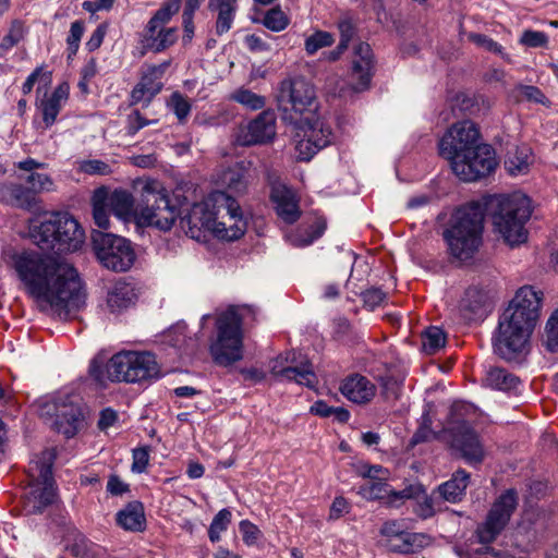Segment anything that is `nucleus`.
Instances as JSON below:
<instances>
[{
	"instance_id": "nucleus-1",
	"label": "nucleus",
	"mask_w": 558,
	"mask_h": 558,
	"mask_svg": "<svg viewBox=\"0 0 558 558\" xmlns=\"http://www.w3.org/2000/svg\"><path fill=\"white\" fill-rule=\"evenodd\" d=\"M13 267L26 292L49 304L61 319L70 318L85 304L73 265L36 251H23L13 256Z\"/></svg>"
},
{
	"instance_id": "nucleus-49",
	"label": "nucleus",
	"mask_w": 558,
	"mask_h": 558,
	"mask_svg": "<svg viewBox=\"0 0 558 558\" xmlns=\"http://www.w3.org/2000/svg\"><path fill=\"white\" fill-rule=\"evenodd\" d=\"M520 43L531 48L546 47L548 36L544 32L526 29L522 33Z\"/></svg>"
},
{
	"instance_id": "nucleus-28",
	"label": "nucleus",
	"mask_w": 558,
	"mask_h": 558,
	"mask_svg": "<svg viewBox=\"0 0 558 558\" xmlns=\"http://www.w3.org/2000/svg\"><path fill=\"white\" fill-rule=\"evenodd\" d=\"M117 523L126 531L142 532L146 526L144 506L141 501H131L117 513Z\"/></svg>"
},
{
	"instance_id": "nucleus-19",
	"label": "nucleus",
	"mask_w": 558,
	"mask_h": 558,
	"mask_svg": "<svg viewBox=\"0 0 558 558\" xmlns=\"http://www.w3.org/2000/svg\"><path fill=\"white\" fill-rule=\"evenodd\" d=\"M448 433L451 438V447L458 450L466 462L477 464L483 461V446L477 434L468 422L457 420V424Z\"/></svg>"
},
{
	"instance_id": "nucleus-60",
	"label": "nucleus",
	"mask_w": 558,
	"mask_h": 558,
	"mask_svg": "<svg viewBox=\"0 0 558 558\" xmlns=\"http://www.w3.org/2000/svg\"><path fill=\"white\" fill-rule=\"evenodd\" d=\"M107 29L108 25L106 23H101L96 27L88 41L86 43V49L88 51H95L101 46L107 34Z\"/></svg>"
},
{
	"instance_id": "nucleus-6",
	"label": "nucleus",
	"mask_w": 558,
	"mask_h": 558,
	"mask_svg": "<svg viewBox=\"0 0 558 558\" xmlns=\"http://www.w3.org/2000/svg\"><path fill=\"white\" fill-rule=\"evenodd\" d=\"M32 238L43 251L61 254L81 248L85 233L69 213H53L33 229Z\"/></svg>"
},
{
	"instance_id": "nucleus-51",
	"label": "nucleus",
	"mask_w": 558,
	"mask_h": 558,
	"mask_svg": "<svg viewBox=\"0 0 558 558\" xmlns=\"http://www.w3.org/2000/svg\"><path fill=\"white\" fill-rule=\"evenodd\" d=\"M40 80L45 83H50L51 81V72L44 71V65L37 66L26 78L22 86V92L24 95H27L32 92L35 83Z\"/></svg>"
},
{
	"instance_id": "nucleus-61",
	"label": "nucleus",
	"mask_w": 558,
	"mask_h": 558,
	"mask_svg": "<svg viewBox=\"0 0 558 558\" xmlns=\"http://www.w3.org/2000/svg\"><path fill=\"white\" fill-rule=\"evenodd\" d=\"M338 29L340 33V43L349 47L350 41L355 35V27L352 22L348 19L342 20L338 23Z\"/></svg>"
},
{
	"instance_id": "nucleus-52",
	"label": "nucleus",
	"mask_w": 558,
	"mask_h": 558,
	"mask_svg": "<svg viewBox=\"0 0 558 558\" xmlns=\"http://www.w3.org/2000/svg\"><path fill=\"white\" fill-rule=\"evenodd\" d=\"M223 182L234 192H243L246 189L244 174L240 170L229 169L223 173Z\"/></svg>"
},
{
	"instance_id": "nucleus-9",
	"label": "nucleus",
	"mask_w": 558,
	"mask_h": 558,
	"mask_svg": "<svg viewBox=\"0 0 558 558\" xmlns=\"http://www.w3.org/2000/svg\"><path fill=\"white\" fill-rule=\"evenodd\" d=\"M518 504L519 496L514 488L505 490L494 501L484 522L478 524L476 529L478 542L485 545L477 550L478 554H490L494 557H500V553L489 547L488 544L493 543L506 529L518 507Z\"/></svg>"
},
{
	"instance_id": "nucleus-39",
	"label": "nucleus",
	"mask_w": 558,
	"mask_h": 558,
	"mask_svg": "<svg viewBox=\"0 0 558 558\" xmlns=\"http://www.w3.org/2000/svg\"><path fill=\"white\" fill-rule=\"evenodd\" d=\"M231 99L245 106L251 110H259L265 107L266 99L264 96L257 95L250 89L239 88L232 95Z\"/></svg>"
},
{
	"instance_id": "nucleus-53",
	"label": "nucleus",
	"mask_w": 558,
	"mask_h": 558,
	"mask_svg": "<svg viewBox=\"0 0 558 558\" xmlns=\"http://www.w3.org/2000/svg\"><path fill=\"white\" fill-rule=\"evenodd\" d=\"M470 40L485 50L504 56V48L497 41L484 34H470Z\"/></svg>"
},
{
	"instance_id": "nucleus-25",
	"label": "nucleus",
	"mask_w": 558,
	"mask_h": 558,
	"mask_svg": "<svg viewBox=\"0 0 558 558\" xmlns=\"http://www.w3.org/2000/svg\"><path fill=\"white\" fill-rule=\"evenodd\" d=\"M1 193L5 204L23 210L32 211L39 203L32 190L22 183L5 184Z\"/></svg>"
},
{
	"instance_id": "nucleus-59",
	"label": "nucleus",
	"mask_w": 558,
	"mask_h": 558,
	"mask_svg": "<svg viewBox=\"0 0 558 558\" xmlns=\"http://www.w3.org/2000/svg\"><path fill=\"white\" fill-rule=\"evenodd\" d=\"M239 527L243 536V542L246 545H253L257 542L260 531L255 524L248 520H242L239 524Z\"/></svg>"
},
{
	"instance_id": "nucleus-10",
	"label": "nucleus",
	"mask_w": 558,
	"mask_h": 558,
	"mask_svg": "<svg viewBox=\"0 0 558 558\" xmlns=\"http://www.w3.org/2000/svg\"><path fill=\"white\" fill-rule=\"evenodd\" d=\"M278 109L282 112V120L299 125L302 116L308 112L311 116L317 109L316 93L314 86L303 77L288 78L280 83L277 95Z\"/></svg>"
},
{
	"instance_id": "nucleus-5",
	"label": "nucleus",
	"mask_w": 558,
	"mask_h": 558,
	"mask_svg": "<svg viewBox=\"0 0 558 558\" xmlns=\"http://www.w3.org/2000/svg\"><path fill=\"white\" fill-rule=\"evenodd\" d=\"M494 231L510 247L524 244L529 238L525 227L532 215L531 199L521 193L494 196L487 204Z\"/></svg>"
},
{
	"instance_id": "nucleus-32",
	"label": "nucleus",
	"mask_w": 558,
	"mask_h": 558,
	"mask_svg": "<svg viewBox=\"0 0 558 558\" xmlns=\"http://www.w3.org/2000/svg\"><path fill=\"white\" fill-rule=\"evenodd\" d=\"M520 378L501 367H490L485 377V385L496 390L510 391L518 387Z\"/></svg>"
},
{
	"instance_id": "nucleus-45",
	"label": "nucleus",
	"mask_w": 558,
	"mask_h": 558,
	"mask_svg": "<svg viewBox=\"0 0 558 558\" xmlns=\"http://www.w3.org/2000/svg\"><path fill=\"white\" fill-rule=\"evenodd\" d=\"M325 229L326 223L324 221H315L305 230V235H295L292 239V244L299 247L307 246L320 238Z\"/></svg>"
},
{
	"instance_id": "nucleus-50",
	"label": "nucleus",
	"mask_w": 558,
	"mask_h": 558,
	"mask_svg": "<svg viewBox=\"0 0 558 558\" xmlns=\"http://www.w3.org/2000/svg\"><path fill=\"white\" fill-rule=\"evenodd\" d=\"M518 89L524 96V98L529 101L541 104L549 107L550 100L545 96V94L536 86L533 85H518Z\"/></svg>"
},
{
	"instance_id": "nucleus-24",
	"label": "nucleus",
	"mask_w": 558,
	"mask_h": 558,
	"mask_svg": "<svg viewBox=\"0 0 558 558\" xmlns=\"http://www.w3.org/2000/svg\"><path fill=\"white\" fill-rule=\"evenodd\" d=\"M340 391L350 401L362 404L374 398L376 387L365 376L355 374L343 380Z\"/></svg>"
},
{
	"instance_id": "nucleus-34",
	"label": "nucleus",
	"mask_w": 558,
	"mask_h": 558,
	"mask_svg": "<svg viewBox=\"0 0 558 558\" xmlns=\"http://www.w3.org/2000/svg\"><path fill=\"white\" fill-rule=\"evenodd\" d=\"M425 538L424 534L405 532L399 538H391L387 547L393 553L412 554L426 545Z\"/></svg>"
},
{
	"instance_id": "nucleus-16",
	"label": "nucleus",
	"mask_w": 558,
	"mask_h": 558,
	"mask_svg": "<svg viewBox=\"0 0 558 558\" xmlns=\"http://www.w3.org/2000/svg\"><path fill=\"white\" fill-rule=\"evenodd\" d=\"M54 460V449H45L29 462V476L43 484V488L35 496L39 504L38 511L52 505L56 499L52 476Z\"/></svg>"
},
{
	"instance_id": "nucleus-48",
	"label": "nucleus",
	"mask_w": 558,
	"mask_h": 558,
	"mask_svg": "<svg viewBox=\"0 0 558 558\" xmlns=\"http://www.w3.org/2000/svg\"><path fill=\"white\" fill-rule=\"evenodd\" d=\"M545 347L549 352L558 351V318L550 316L545 328Z\"/></svg>"
},
{
	"instance_id": "nucleus-54",
	"label": "nucleus",
	"mask_w": 558,
	"mask_h": 558,
	"mask_svg": "<svg viewBox=\"0 0 558 558\" xmlns=\"http://www.w3.org/2000/svg\"><path fill=\"white\" fill-rule=\"evenodd\" d=\"M505 167L511 175H518L529 170V161L525 156L515 154L505 160Z\"/></svg>"
},
{
	"instance_id": "nucleus-20",
	"label": "nucleus",
	"mask_w": 558,
	"mask_h": 558,
	"mask_svg": "<svg viewBox=\"0 0 558 558\" xmlns=\"http://www.w3.org/2000/svg\"><path fill=\"white\" fill-rule=\"evenodd\" d=\"M279 356L271 366V374L280 379L294 380L295 383L306 386L308 388H315L318 380L314 372L313 364L307 359L298 360L295 352H289L286 356V362L291 365L286 367H279L281 361Z\"/></svg>"
},
{
	"instance_id": "nucleus-14",
	"label": "nucleus",
	"mask_w": 558,
	"mask_h": 558,
	"mask_svg": "<svg viewBox=\"0 0 558 558\" xmlns=\"http://www.w3.org/2000/svg\"><path fill=\"white\" fill-rule=\"evenodd\" d=\"M497 165L495 149L483 143L465 158L454 161L451 170L461 181L475 182L494 172Z\"/></svg>"
},
{
	"instance_id": "nucleus-55",
	"label": "nucleus",
	"mask_w": 558,
	"mask_h": 558,
	"mask_svg": "<svg viewBox=\"0 0 558 558\" xmlns=\"http://www.w3.org/2000/svg\"><path fill=\"white\" fill-rule=\"evenodd\" d=\"M181 0H169L153 15L162 25L170 21V19L179 12Z\"/></svg>"
},
{
	"instance_id": "nucleus-56",
	"label": "nucleus",
	"mask_w": 558,
	"mask_h": 558,
	"mask_svg": "<svg viewBox=\"0 0 558 558\" xmlns=\"http://www.w3.org/2000/svg\"><path fill=\"white\" fill-rule=\"evenodd\" d=\"M133 463H132V472L134 473H143L149 462V448L141 447L133 449Z\"/></svg>"
},
{
	"instance_id": "nucleus-42",
	"label": "nucleus",
	"mask_w": 558,
	"mask_h": 558,
	"mask_svg": "<svg viewBox=\"0 0 558 558\" xmlns=\"http://www.w3.org/2000/svg\"><path fill=\"white\" fill-rule=\"evenodd\" d=\"M177 40V28H160L148 43L147 46L156 52H160L173 45Z\"/></svg>"
},
{
	"instance_id": "nucleus-31",
	"label": "nucleus",
	"mask_w": 558,
	"mask_h": 558,
	"mask_svg": "<svg viewBox=\"0 0 558 558\" xmlns=\"http://www.w3.org/2000/svg\"><path fill=\"white\" fill-rule=\"evenodd\" d=\"M107 202L118 218L126 219L133 214L138 215L134 209V197L126 190H114L110 195L107 194Z\"/></svg>"
},
{
	"instance_id": "nucleus-47",
	"label": "nucleus",
	"mask_w": 558,
	"mask_h": 558,
	"mask_svg": "<svg viewBox=\"0 0 558 558\" xmlns=\"http://www.w3.org/2000/svg\"><path fill=\"white\" fill-rule=\"evenodd\" d=\"M78 170L89 175H109L112 173L110 165L99 159L81 161Z\"/></svg>"
},
{
	"instance_id": "nucleus-37",
	"label": "nucleus",
	"mask_w": 558,
	"mask_h": 558,
	"mask_svg": "<svg viewBox=\"0 0 558 558\" xmlns=\"http://www.w3.org/2000/svg\"><path fill=\"white\" fill-rule=\"evenodd\" d=\"M107 205L106 189H97L93 195V218L95 223L101 229H107L109 227Z\"/></svg>"
},
{
	"instance_id": "nucleus-27",
	"label": "nucleus",
	"mask_w": 558,
	"mask_h": 558,
	"mask_svg": "<svg viewBox=\"0 0 558 558\" xmlns=\"http://www.w3.org/2000/svg\"><path fill=\"white\" fill-rule=\"evenodd\" d=\"M69 97V85L62 83L54 88L50 97L40 101L39 108L43 113V121L46 129L52 126L57 120V117L61 110L62 101H65Z\"/></svg>"
},
{
	"instance_id": "nucleus-2",
	"label": "nucleus",
	"mask_w": 558,
	"mask_h": 558,
	"mask_svg": "<svg viewBox=\"0 0 558 558\" xmlns=\"http://www.w3.org/2000/svg\"><path fill=\"white\" fill-rule=\"evenodd\" d=\"M542 296V292L527 286L517 291L499 316L493 336V349L498 356L512 361L524 351L539 317Z\"/></svg>"
},
{
	"instance_id": "nucleus-30",
	"label": "nucleus",
	"mask_w": 558,
	"mask_h": 558,
	"mask_svg": "<svg viewBox=\"0 0 558 558\" xmlns=\"http://www.w3.org/2000/svg\"><path fill=\"white\" fill-rule=\"evenodd\" d=\"M400 499H420L422 501H417L416 508L414 512L422 519H427L434 515V499L433 497L427 496L425 487L420 484H411L407 486L404 489L396 493Z\"/></svg>"
},
{
	"instance_id": "nucleus-36",
	"label": "nucleus",
	"mask_w": 558,
	"mask_h": 558,
	"mask_svg": "<svg viewBox=\"0 0 558 558\" xmlns=\"http://www.w3.org/2000/svg\"><path fill=\"white\" fill-rule=\"evenodd\" d=\"M397 492L391 490L389 485L383 480L369 481L364 485L360 486L357 494L366 500L384 499L387 496H391L395 499H400Z\"/></svg>"
},
{
	"instance_id": "nucleus-15",
	"label": "nucleus",
	"mask_w": 558,
	"mask_h": 558,
	"mask_svg": "<svg viewBox=\"0 0 558 558\" xmlns=\"http://www.w3.org/2000/svg\"><path fill=\"white\" fill-rule=\"evenodd\" d=\"M45 413L54 416L52 428L65 438L74 437L84 425L81 407L69 398L46 403Z\"/></svg>"
},
{
	"instance_id": "nucleus-12",
	"label": "nucleus",
	"mask_w": 558,
	"mask_h": 558,
	"mask_svg": "<svg viewBox=\"0 0 558 558\" xmlns=\"http://www.w3.org/2000/svg\"><path fill=\"white\" fill-rule=\"evenodd\" d=\"M92 245L99 263L112 271H126L135 262L134 248L131 242L123 236L94 230Z\"/></svg>"
},
{
	"instance_id": "nucleus-23",
	"label": "nucleus",
	"mask_w": 558,
	"mask_h": 558,
	"mask_svg": "<svg viewBox=\"0 0 558 558\" xmlns=\"http://www.w3.org/2000/svg\"><path fill=\"white\" fill-rule=\"evenodd\" d=\"M270 199L276 205L277 215L287 223H294L301 216L294 193L286 185H274Z\"/></svg>"
},
{
	"instance_id": "nucleus-21",
	"label": "nucleus",
	"mask_w": 558,
	"mask_h": 558,
	"mask_svg": "<svg viewBox=\"0 0 558 558\" xmlns=\"http://www.w3.org/2000/svg\"><path fill=\"white\" fill-rule=\"evenodd\" d=\"M352 60V77L355 80L353 89L363 92L371 86L374 75V56L371 46L367 43H359L354 47Z\"/></svg>"
},
{
	"instance_id": "nucleus-58",
	"label": "nucleus",
	"mask_w": 558,
	"mask_h": 558,
	"mask_svg": "<svg viewBox=\"0 0 558 558\" xmlns=\"http://www.w3.org/2000/svg\"><path fill=\"white\" fill-rule=\"evenodd\" d=\"M171 106L173 108V111L177 116V118L182 121L184 120L190 111H191V105L189 101L178 92L173 93L171 95Z\"/></svg>"
},
{
	"instance_id": "nucleus-22",
	"label": "nucleus",
	"mask_w": 558,
	"mask_h": 558,
	"mask_svg": "<svg viewBox=\"0 0 558 558\" xmlns=\"http://www.w3.org/2000/svg\"><path fill=\"white\" fill-rule=\"evenodd\" d=\"M460 315L466 323L484 319L490 312V301L487 292L477 288H469L459 306Z\"/></svg>"
},
{
	"instance_id": "nucleus-8",
	"label": "nucleus",
	"mask_w": 558,
	"mask_h": 558,
	"mask_svg": "<svg viewBox=\"0 0 558 558\" xmlns=\"http://www.w3.org/2000/svg\"><path fill=\"white\" fill-rule=\"evenodd\" d=\"M111 381L141 383L161 376L156 356L150 352H119L106 365Z\"/></svg>"
},
{
	"instance_id": "nucleus-35",
	"label": "nucleus",
	"mask_w": 558,
	"mask_h": 558,
	"mask_svg": "<svg viewBox=\"0 0 558 558\" xmlns=\"http://www.w3.org/2000/svg\"><path fill=\"white\" fill-rule=\"evenodd\" d=\"M134 298L133 288L128 283H118L109 292L107 298L108 306L111 311H120L126 308Z\"/></svg>"
},
{
	"instance_id": "nucleus-57",
	"label": "nucleus",
	"mask_w": 558,
	"mask_h": 558,
	"mask_svg": "<svg viewBox=\"0 0 558 558\" xmlns=\"http://www.w3.org/2000/svg\"><path fill=\"white\" fill-rule=\"evenodd\" d=\"M362 300L364 302V305L369 308L374 310L375 307L379 306L385 300H386V292H384L379 288H371L362 292Z\"/></svg>"
},
{
	"instance_id": "nucleus-43",
	"label": "nucleus",
	"mask_w": 558,
	"mask_h": 558,
	"mask_svg": "<svg viewBox=\"0 0 558 558\" xmlns=\"http://www.w3.org/2000/svg\"><path fill=\"white\" fill-rule=\"evenodd\" d=\"M25 35V25L21 20H13L9 33L2 38L0 49L7 51L16 46Z\"/></svg>"
},
{
	"instance_id": "nucleus-41",
	"label": "nucleus",
	"mask_w": 558,
	"mask_h": 558,
	"mask_svg": "<svg viewBox=\"0 0 558 558\" xmlns=\"http://www.w3.org/2000/svg\"><path fill=\"white\" fill-rule=\"evenodd\" d=\"M231 511L227 508L221 509L213 519L209 530L208 537L213 543L220 539V533L228 529L231 522Z\"/></svg>"
},
{
	"instance_id": "nucleus-18",
	"label": "nucleus",
	"mask_w": 558,
	"mask_h": 558,
	"mask_svg": "<svg viewBox=\"0 0 558 558\" xmlns=\"http://www.w3.org/2000/svg\"><path fill=\"white\" fill-rule=\"evenodd\" d=\"M276 136V114L272 110H264L241 126L236 142L241 146L263 145L270 143Z\"/></svg>"
},
{
	"instance_id": "nucleus-40",
	"label": "nucleus",
	"mask_w": 558,
	"mask_h": 558,
	"mask_svg": "<svg viewBox=\"0 0 558 558\" xmlns=\"http://www.w3.org/2000/svg\"><path fill=\"white\" fill-rule=\"evenodd\" d=\"M333 41L335 38L331 33L325 31H316L305 39V51L307 54L313 56L319 49L331 46Z\"/></svg>"
},
{
	"instance_id": "nucleus-3",
	"label": "nucleus",
	"mask_w": 558,
	"mask_h": 558,
	"mask_svg": "<svg viewBox=\"0 0 558 558\" xmlns=\"http://www.w3.org/2000/svg\"><path fill=\"white\" fill-rule=\"evenodd\" d=\"M215 204L195 203L181 217V228L186 234L199 241L206 233H213L221 240L233 241L245 232L242 211L239 203L225 192H218Z\"/></svg>"
},
{
	"instance_id": "nucleus-13",
	"label": "nucleus",
	"mask_w": 558,
	"mask_h": 558,
	"mask_svg": "<svg viewBox=\"0 0 558 558\" xmlns=\"http://www.w3.org/2000/svg\"><path fill=\"white\" fill-rule=\"evenodd\" d=\"M481 144V134L475 123L464 120L454 123L446 132L438 143V149L439 155L449 161L452 169L454 161L465 158L466 154H471L475 146Z\"/></svg>"
},
{
	"instance_id": "nucleus-62",
	"label": "nucleus",
	"mask_w": 558,
	"mask_h": 558,
	"mask_svg": "<svg viewBox=\"0 0 558 558\" xmlns=\"http://www.w3.org/2000/svg\"><path fill=\"white\" fill-rule=\"evenodd\" d=\"M349 504L343 497H336L331 504L329 511V520H338L348 512Z\"/></svg>"
},
{
	"instance_id": "nucleus-29",
	"label": "nucleus",
	"mask_w": 558,
	"mask_h": 558,
	"mask_svg": "<svg viewBox=\"0 0 558 558\" xmlns=\"http://www.w3.org/2000/svg\"><path fill=\"white\" fill-rule=\"evenodd\" d=\"M470 483V474L463 470H457L451 478L438 486V493L446 501L456 504L461 501Z\"/></svg>"
},
{
	"instance_id": "nucleus-33",
	"label": "nucleus",
	"mask_w": 558,
	"mask_h": 558,
	"mask_svg": "<svg viewBox=\"0 0 558 558\" xmlns=\"http://www.w3.org/2000/svg\"><path fill=\"white\" fill-rule=\"evenodd\" d=\"M162 86L160 80L150 75V72L147 70V72L142 75L140 83L131 92L132 104L141 102L146 96L147 101H150L160 93Z\"/></svg>"
},
{
	"instance_id": "nucleus-7",
	"label": "nucleus",
	"mask_w": 558,
	"mask_h": 558,
	"mask_svg": "<svg viewBox=\"0 0 558 558\" xmlns=\"http://www.w3.org/2000/svg\"><path fill=\"white\" fill-rule=\"evenodd\" d=\"M217 338L210 344L213 361L219 366H230L243 357L242 316L239 307L231 305L216 320Z\"/></svg>"
},
{
	"instance_id": "nucleus-44",
	"label": "nucleus",
	"mask_w": 558,
	"mask_h": 558,
	"mask_svg": "<svg viewBox=\"0 0 558 558\" xmlns=\"http://www.w3.org/2000/svg\"><path fill=\"white\" fill-rule=\"evenodd\" d=\"M263 24L272 32H281L289 25V17L279 8H272L266 12Z\"/></svg>"
},
{
	"instance_id": "nucleus-4",
	"label": "nucleus",
	"mask_w": 558,
	"mask_h": 558,
	"mask_svg": "<svg viewBox=\"0 0 558 558\" xmlns=\"http://www.w3.org/2000/svg\"><path fill=\"white\" fill-rule=\"evenodd\" d=\"M484 220L480 203L471 202L456 209L442 232L452 258L459 262L473 259L483 244Z\"/></svg>"
},
{
	"instance_id": "nucleus-46",
	"label": "nucleus",
	"mask_w": 558,
	"mask_h": 558,
	"mask_svg": "<svg viewBox=\"0 0 558 558\" xmlns=\"http://www.w3.org/2000/svg\"><path fill=\"white\" fill-rule=\"evenodd\" d=\"M26 182L29 184L27 186L32 190L35 196L41 192H49L53 190V181L52 179L45 173L32 172L26 177Z\"/></svg>"
},
{
	"instance_id": "nucleus-63",
	"label": "nucleus",
	"mask_w": 558,
	"mask_h": 558,
	"mask_svg": "<svg viewBox=\"0 0 558 558\" xmlns=\"http://www.w3.org/2000/svg\"><path fill=\"white\" fill-rule=\"evenodd\" d=\"M433 438H437L436 433L432 429V427H423L418 426L414 435L410 440L411 446H416L418 444L428 441Z\"/></svg>"
},
{
	"instance_id": "nucleus-17",
	"label": "nucleus",
	"mask_w": 558,
	"mask_h": 558,
	"mask_svg": "<svg viewBox=\"0 0 558 558\" xmlns=\"http://www.w3.org/2000/svg\"><path fill=\"white\" fill-rule=\"evenodd\" d=\"M299 124L305 131V138L298 143L296 149L300 159L308 161L317 151L331 143L332 132L314 114L300 119Z\"/></svg>"
},
{
	"instance_id": "nucleus-64",
	"label": "nucleus",
	"mask_w": 558,
	"mask_h": 558,
	"mask_svg": "<svg viewBox=\"0 0 558 558\" xmlns=\"http://www.w3.org/2000/svg\"><path fill=\"white\" fill-rule=\"evenodd\" d=\"M107 490L113 496H120L129 492V485L122 482L118 475H111L107 483Z\"/></svg>"
},
{
	"instance_id": "nucleus-26",
	"label": "nucleus",
	"mask_w": 558,
	"mask_h": 558,
	"mask_svg": "<svg viewBox=\"0 0 558 558\" xmlns=\"http://www.w3.org/2000/svg\"><path fill=\"white\" fill-rule=\"evenodd\" d=\"M208 10L216 13V35L222 36L228 33L233 25L238 10V0H209Z\"/></svg>"
},
{
	"instance_id": "nucleus-38",
	"label": "nucleus",
	"mask_w": 558,
	"mask_h": 558,
	"mask_svg": "<svg viewBox=\"0 0 558 558\" xmlns=\"http://www.w3.org/2000/svg\"><path fill=\"white\" fill-rule=\"evenodd\" d=\"M446 344V335L439 327H428L422 335V347L425 353L434 354Z\"/></svg>"
},
{
	"instance_id": "nucleus-11",
	"label": "nucleus",
	"mask_w": 558,
	"mask_h": 558,
	"mask_svg": "<svg viewBox=\"0 0 558 558\" xmlns=\"http://www.w3.org/2000/svg\"><path fill=\"white\" fill-rule=\"evenodd\" d=\"M136 211L141 225L155 227L161 231H169L181 215L167 190H156L150 185L144 186Z\"/></svg>"
}]
</instances>
